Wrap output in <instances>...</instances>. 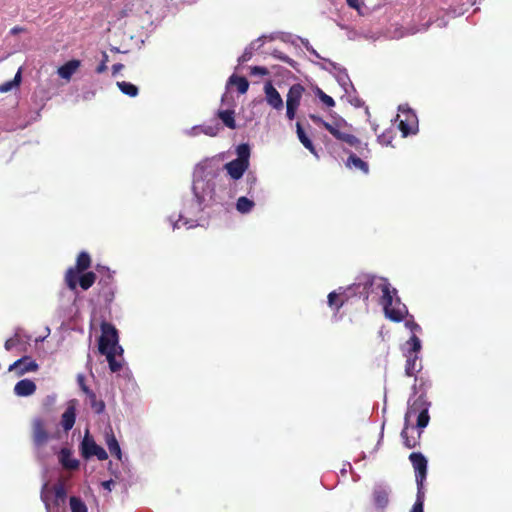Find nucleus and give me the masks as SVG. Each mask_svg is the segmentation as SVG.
Returning a JSON list of instances; mask_svg holds the SVG:
<instances>
[{"mask_svg": "<svg viewBox=\"0 0 512 512\" xmlns=\"http://www.w3.org/2000/svg\"><path fill=\"white\" fill-rule=\"evenodd\" d=\"M102 334L99 338V352L106 356L111 372H118L122 363L116 359L117 354L122 355L123 349L118 344L117 329L110 323L104 322L101 325Z\"/></svg>", "mask_w": 512, "mask_h": 512, "instance_id": "nucleus-1", "label": "nucleus"}, {"mask_svg": "<svg viewBox=\"0 0 512 512\" xmlns=\"http://www.w3.org/2000/svg\"><path fill=\"white\" fill-rule=\"evenodd\" d=\"M378 288L382 292L380 303L385 316L393 322H401L408 314V309L397 296V290L391 287L386 278H379Z\"/></svg>", "mask_w": 512, "mask_h": 512, "instance_id": "nucleus-2", "label": "nucleus"}, {"mask_svg": "<svg viewBox=\"0 0 512 512\" xmlns=\"http://www.w3.org/2000/svg\"><path fill=\"white\" fill-rule=\"evenodd\" d=\"M340 144L354 148L363 158H369L371 151L367 143L351 133V125L343 118L336 119L326 129Z\"/></svg>", "mask_w": 512, "mask_h": 512, "instance_id": "nucleus-3", "label": "nucleus"}, {"mask_svg": "<svg viewBox=\"0 0 512 512\" xmlns=\"http://www.w3.org/2000/svg\"><path fill=\"white\" fill-rule=\"evenodd\" d=\"M429 406L430 404L427 402L426 397L423 394L417 396L413 400L410 399L408 401V408L404 417V425L410 426L411 419L416 417V426L420 429L425 428L430 420L428 412Z\"/></svg>", "mask_w": 512, "mask_h": 512, "instance_id": "nucleus-4", "label": "nucleus"}, {"mask_svg": "<svg viewBox=\"0 0 512 512\" xmlns=\"http://www.w3.org/2000/svg\"><path fill=\"white\" fill-rule=\"evenodd\" d=\"M90 266V255L85 251L80 252L77 256L75 266L69 267L64 276L65 283L71 291H75L77 288L78 275L86 271Z\"/></svg>", "mask_w": 512, "mask_h": 512, "instance_id": "nucleus-5", "label": "nucleus"}, {"mask_svg": "<svg viewBox=\"0 0 512 512\" xmlns=\"http://www.w3.org/2000/svg\"><path fill=\"white\" fill-rule=\"evenodd\" d=\"M97 271L101 274L98 280V296L102 298L105 303H111L115 295L113 273L109 268L100 266H98Z\"/></svg>", "mask_w": 512, "mask_h": 512, "instance_id": "nucleus-6", "label": "nucleus"}, {"mask_svg": "<svg viewBox=\"0 0 512 512\" xmlns=\"http://www.w3.org/2000/svg\"><path fill=\"white\" fill-rule=\"evenodd\" d=\"M54 493V501L53 504L55 506H60L65 503L67 492L63 483L59 482L53 486L52 489H49L48 483H44L41 490V500L45 504V508L47 512H50V494Z\"/></svg>", "mask_w": 512, "mask_h": 512, "instance_id": "nucleus-7", "label": "nucleus"}, {"mask_svg": "<svg viewBox=\"0 0 512 512\" xmlns=\"http://www.w3.org/2000/svg\"><path fill=\"white\" fill-rule=\"evenodd\" d=\"M80 451L82 457L85 459H90L94 456L100 461L108 459V454L105 449L95 442L93 437L89 435L88 431L81 442Z\"/></svg>", "mask_w": 512, "mask_h": 512, "instance_id": "nucleus-8", "label": "nucleus"}, {"mask_svg": "<svg viewBox=\"0 0 512 512\" xmlns=\"http://www.w3.org/2000/svg\"><path fill=\"white\" fill-rule=\"evenodd\" d=\"M379 279L377 280L374 275L362 273L356 277L355 282L348 288L355 294L363 296L364 299H368L372 287L376 284L378 287Z\"/></svg>", "mask_w": 512, "mask_h": 512, "instance_id": "nucleus-9", "label": "nucleus"}, {"mask_svg": "<svg viewBox=\"0 0 512 512\" xmlns=\"http://www.w3.org/2000/svg\"><path fill=\"white\" fill-rule=\"evenodd\" d=\"M305 88L297 83L293 84L286 96V116L289 120H293L296 116V111L300 105Z\"/></svg>", "mask_w": 512, "mask_h": 512, "instance_id": "nucleus-10", "label": "nucleus"}, {"mask_svg": "<svg viewBox=\"0 0 512 512\" xmlns=\"http://www.w3.org/2000/svg\"><path fill=\"white\" fill-rule=\"evenodd\" d=\"M409 460L415 470V478L417 483V491L421 493L424 488V480L427 475V459L420 452H412L409 455Z\"/></svg>", "mask_w": 512, "mask_h": 512, "instance_id": "nucleus-11", "label": "nucleus"}, {"mask_svg": "<svg viewBox=\"0 0 512 512\" xmlns=\"http://www.w3.org/2000/svg\"><path fill=\"white\" fill-rule=\"evenodd\" d=\"M39 369V365L30 356H23L12 363L8 371L14 372L17 377L23 376L28 372H36Z\"/></svg>", "mask_w": 512, "mask_h": 512, "instance_id": "nucleus-12", "label": "nucleus"}, {"mask_svg": "<svg viewBox=\"0 0 512 512\" xmlns=\"http://www.w3.org/2000/svg\"><path fill=\"white\" fill-rule=\"evenodd\" d=\"M50 438L46 429L45 421L42 418H34L32 421V440L36 447L44 446Z\"/></svg>", "mask_w": 512, "mask_h": 512, "instance_id": "nucleus-13", "label": "nucleus"}, {"mask_svg": "<svg viewBox=\"0 0 512 512\" xmlns=\"http://www.w3.org/2000/svg\"><path fill=\"white\" fill-rule=\"evenodd\" d=\"M264 92L267 103L276 110L283 109V100L279 92L273 86L271 81H268L264 85Z\"/></svg>", "mask_w": 512, "mask_h": 512, "instance_id": "nucleus-14", "label": "nucleus"}, {"mask_svg": "<svg viewBox=\"0 0 512 512\" xmlns=\"http://www.w3.org/2000/svg\"><path fill=\"white\" fill-rule=\"evenodd\" d=\"M401 437L403 439L404 446L412 449L419 445L421 431H417L413 425H404V428L401 432Z\"/></svg>", "mask_w": 512, "mask_h": 512, "instance_id": "nucleus-15", "label": "nucleus"}, {"mask_svg": "<svg viewBox=\"0 0 512 512\" xmlns=\"http://www.w3.org/2000/svg\"><path fill=\"white\" fill-rule=\"evenodd\" d=\"M224 168L227 171L228 175L233 180H238L243 176V174L249 168V163H245L241 160L234 159V160L226 163L224 165Z\"/></svg>", "mask_w": 512, "mask_h": 512, "instance_id": "nucleus-16", "label": "nucleus"}, {"mask_svg": "<svg viewBox=\"0 0 512 512\" xmlns=\"http://www.w3.org/2000/svg\"><path fill=\"white\" fill-rule=\"evenodd\" d=\"M36 384L30 379H22L14 386V394L19 397H28L36 392Z\"/></svg>", "mask_w": 512, "mask_h": 512, "instance_id": "nucleus-17", "label": "nucleus"}, {"mask_svg": "<svg viewBox=\"0 0 512 512\" xmlns=\"http://www.w3.org/2000/svg\"><path fill=\"white\" fill-rule=\"evenodd\" d=\"M105 444L111 453V455L115 456L118 460L121 461L122 459V451L120 448V445L118 443V440L116 439V436L110 427L108 430L105 431Z\"/></svg>", "mask_w": 512, "mask_h": 512, "instance_id": "nucleus-18", "label": "nucleus"}, {"mask_svg": "<svg viewBox=\"0 0 512 512\" xmlns=\"http://www.w3.org/2000/svg\"><path fill=\"white\" fill-rule=\"evenodd\" d=\"M76 420V408L73 402H70L61 417V426L64 431H69L73 428Z\"/></svg>", "mask_w": 512, "mask_h": 512, "instance_id": "nucleus-19", "label": "nucleus"}, {"mask_svg": "<svg viewBox=\"0 0 512 512\" xmlns=\"http://www.w3.org/2000/svg\"><path fill=\"white\" fill-rule=\"evenodd\" d=\"M345 165L349 169H356L361 171L363 174L369 173V165L366 161H364L362 158L357 156L355 153H350Z\"/></svg>", "mask_w": 512, "mask_h": 512, "instance_id": "nucleus-20", "label": "nucleus"}, {"mask_svg": "<svg viewBox=\"0 0 512 512\" xmlns=\"http://www.w3.org/2000/svg\"><path fill=\"white\" fill-rule=\"evenodd\" d=\"M80 65V60L72 59L58 68V75L65 80H70Z\"/></svg>", "mask_w": 512, "mask_h": 512, "instance_id": "nucleus-21", "label": "nucleus"}, {"mask_svg": "<svg viewBox=\"0 0 512 512\" xmlns=\"http://www.w3.org/2000/svg\"><path fill=\"white\" fill-rule=\"evenodd\" d=\"M59 461L65 469L76 470L79 467V461L72 458V453L67 448H62L59 454Z\"/></svg>", "mask_w": 512, "mask_h": 512, "instance_id": "nucleus-22", "label": "nucleus"}, {"mask_svg": "<svg viewBox=\"0 0 512 512\" xmlns=\"http://www.w3.org/2000/svg\"><path fill=\"white\" fill-rule=\"evenodd\" d=\"M399 128L403 133V136L414 134L417 131V119L414 114H408L406 120H401Z\"/></svg>", "mask_w": 512, "mask_h": 512, "instance_id": "nucleus-23", "label": "nucleus"}, {"mask_svg": "<svg viewBox=\"0 0 512 512\" xmlns=\"http://www.w3.org/2000/svg\"><path fill=\"white\" fill-rule=\"evenodd\" d=\"M296 133L299 141L302 143V145L313 155H317L315 146L311 139L307 136L304 128L302 127L300 122L296 123Z\"/></svg>", "mask_w": 512, "mask_h": 512, "instance_id": "nucleus-24", "label": "nucleus"}, {"mask_svg": "<svg viewBox=\"0 0 512 512\" xmlns=\"http://www.w3.org/2000/svg\"><path fill=\"white\" fill-rule=\"evenodd\" d=\"M373 500L377 508L385 509L389 504V492L384 488L375 489Z\"/></svg>", "mask_w": 512, "mask_h": 512, "instance_id": "nucleus-25", "label": "nucleus"}, {"mask_svg": "<svg viewBox=\"0 0 512 512\" xmlns=\"http://www.w3.org/2000/svg\"><path fill=\"white\" fill-rule=\"evenodd\" d=\"M97 276L94 272H85L78 275L77 286L79 285L83 290H88L96 282Z\"/></svg>", "mask_w": 512, "mask_h": 512, "instance_id": "nucleus-26", "label": "nucleus"}, {"mask_svg": "<svg viewBox=\"0 0 512 512\" xmlns=\"http://www.w3.org/2000/svg\"><path fill=\"white\" fill-rule=\"evenodd\" d=\"M217 116L226 127L230 129L236 128L235 112L233 110H219Z\"/></svg>", "mask_w": 512, "mask_h": 512, "instance_id": "nucleus-27", "label": "nucleus"}, {"mask_svg": "<svg viewBox=\"0 0 512 512\" xmlns=\"http://www.w3.org/2000/svg\"><path fill=\"white\" fill-rule=\"evenodd\" d=\"M406 357V364H405V373L407 376H414L417 371H419V368H417V355H412V353L404 354Z\"/></svg>", "mask_w": 512, "mask_h": 512, "instance_id": "nucleus-28", "label": "nucleus"}, {"mask_svg": "<svg viewBox=\"0 0 512 512\" xmlns=\"http://www.w3.org/2000/svg\"><path fill=\"white\" fill-rule=\"evenodd\" d=\"M421 347L420 339L415 334H413L405 343L404 354L412 353V355H417V353L421 350Z\"/></svg>", "mask_w": 512, "mask_h": 512, "instance_id": "nucleus-29", "label": "nucleus"}, {"mask_svg": "<svg viewBox=\"0 0 512 512\" xmlns=\"http://www.w3.org/2000/svg\"><path fill=\"white\" fill-rule=\"evenodd\" d=\"M328 305L330 308L334 309L335 310V313H337L340 308L344 305L345 303V298L341 297L340 294L336 293L335 291L333 292H330L328 294Z\"/></svg>", "mask_w": 512, "mask_h": 512, "instance_id": "nucleus-30", "label": "nucleus"}, {"mask_svg": "<svg viewBox=\"0 0 512 512\" xmlns=\"http://www.w3.org/2000/svg\"><path fill=\"white\" fill-rule=\"evenodd\" d=\"M229 83L232 85H235L238 92L241 94H244L247 92L249 88V82L245 77L232 75L229 78Z\"/></svg>", "mask_w": 512, "mask_h": 512, "instance_id": "nucleus-31", "label": "nucleus"}, {"mask_svg": "<svg viewBox=\"0 0 512 512\" xmlns=\"http://www.w3.org/2000/svg\"><path fill=\"white\" fill-rule=\"evenodd\" d=\"M86 396L89 399V404H90L92 410L96 414H101L102 412H104V410H105V403H104V401L97 399V396H96V394L93 391L89 392V394L86 395Z\"/></svg>", "mask_w": 512, "mask_h": 512, "instance_id": "nucleus-32", "label": "nucleus"}, {"mask_svg": "<svg viewBox=\"0 0 512 512\" xmlns=\"http://www.w3.org/2000/svg\"><path fill=\"white\" fill-rule=\"evenodd\" d=\"M254 206H255V203L245 196L239 197L236 202V209L238 212H240L242 214L249 213L253 209Z\"/></svg>", "mask_w": 512, "mask_h": 512, "instance_id": "nucleus-33", "label": "nucleus"}, {"mask_svg": "<svg viewBox=\"0 0 512 512\" xmlns=\"http://www.w3.org/2000/svg\"><path fill=\"white\" fill-rule=\"evenodd\" d=\"M117 86L120 89V91L125 95H128L130 97H136L138 95V87L130 82H117Z\"/></svg>", "mask_w": 512, "mask_h": 512, "instance_id": "nucleus-34", "label": "nucleus"}, {"mask_svg": "<svg viewBox=\"0 0 512 512\" xmlns=\"http://www.w3.org/2000/svg\"><path fill=\"white\" fill-rule=\"evenodd\" d=\"M69 504L71 512H87L86 504L81 498L77 496H71L69 499Z\"/></svg>", "mask_w": 512, "mask_h": 512, "instance_id": "nucleus-35", "label": "nucleus"}, {"mask_svg": "<svg viewBox=\"0 0 512 512\" xmlns=\"http://www.w3.org/2000/svg\"><path fill=\"white\" fill-rule=\"evenodd\" d=\"M236 153H237L236 159L241 160L245 163H249L250 147L248 144L242 143V144L238 145V147L236 149Z\"/></svg>", "mask_w": 512, "mask_h": 512, "instance_id": "nucleus-36", "label": "nucleus"}, {"mask_svg": "<svg viewBox=\"0 0 512 512\" xmlns=\"http://www.w3.org/2000/svg\"><path fill=\"white\" fill-rule=\"evenodd\" d=\"M20 81H21V71H18L13 80L0 85V92L3 93V92L10 91L14 86H18L20 84Z\"/></svg>", "mask_w": 512, "mask_h": 512, "instance_id": "nucleus-37", "label": "nucleus"}, {"mask_svg": "<svg viewBox=\"0 0 512 512\" xmlns=\"http://www.w3.org/2000/svg\"><path fill=\"white\" fill-rule=\"evenodd\" d=\"M411 512H424V491H417V499L412 506Z\"/></svg>", "mask_w": 512, "mask_h": 512, "instance_id": "nucleus-38", "label": "nucleus"}, {"mask_svg": "<svg viewBox=\"0 0 512 512\" xmlns=\"http://www.w3.org/2000/svg\"><path fill=\"white\" fill-rule=\"evenodd\" d=\"M316 94L327 107L335 106L334 99L331 96L327 95L325 92H323L320 88H317Z\"/></svg>", "mask_w": 512, "mask_h": 512, "instance_id": "nucleus-39", "label": "nucleus"}, {"mask_svg": "<svg viewBox=\"0 0 512 512\" xmlns=\"http://www.w3.org/2000/svg\"><path fill=\"white\" fill-rule=\"evenodd\" d=\"M219 129V124L202 126V132L211 137L216 136L219 132Z\"/></svg>", "mask_w": 512, "mask_h": 512, "instance_id": "nucleus-40", "label": "nucleus"}, {"mask_svg": "<svg viewBox=\"0 0 512 512\" xmlns=\"http://www.w3.org/2000/svg\"><path fill=\"white\" fill-rule=\"evenodd\" d=\"M309 118L317 125L322 126L323 128L327 129V125H330L331 122L325 121L320 116H317L315 114H310Z\"/></svg>", "mask_w": 512, "mask_h": 512, "instance_id": "nucleus-41", "label": "nucleus"}, {"mask_svg": "<svg viewBox=\"0 0 512 512\" xmlns=\"http://www.w3.org/2000/svg\"><path fill=\"white\" fill-rule=\"evenodd\" d=\"M392 134L391 132H387V133H383L381 135L378 136V141L379 143H381L382 145H390L391 142H392Z\"/></svg>", "mask_w": 512, "mask_h": 512, "instance_id": "nucleus-42", "label": "nucleus"}, {"mask_svg": "<svg viewBox=\"0 0 512 512\" xmlns=\"http://www.w3.org/2000/svg\"><path fill=\"white\" fill-rule=\"evenodd\" d=\"M78 383L80 389L85 393V395H88L89 392H92V390L85 384V377L82 374L78 375Z\"/></svg>", "mask_w": 512, "mask_h": 512, "instance_id": "nucleus-43", "label": "nucleus"}, {"mask_svg": "<svg viewBox=\"0 0 512 512\" xmlns=\"http://www.w3.org/2000/svg\"><path fill=\"white\" fill-rule=\"evenodd\" d=\"M133 14V7L129 6V4H126L123 9H121L118 13V18H125Z\"/></svg>", "mask_w": 512, "mask_h": 512, "instance_id": "nucleus-44", "label": "nucleus"}, {"mask_svg": "<svg viewBox=\"0 0 512 512\" xmlns=\"http://www.w3.org/2000/svg\"><path fill=\"white\" fill-rule=\"evenodd\" d=\"M268 73H269V71L265 67L254 66L251 68V74H253V75L264 76V75H267Z\"/></svg>", "mask_w": 512, "mask_h": 512, "instance_id": "nucleus-45", "label": "nucleus"}, {"mask_svg": "<svg viewBox=\"0 0 512 512\" xmlns=\"http://www.w3.org/2000/svg\"><path fill=\"white\" fill-rule=\"evenodd\" d=\"M251 58H252V51L245 49L243 54L239 57L238 62L245 63V62L249 61Z\"/></svg>", "mask_w": 512, "mask_h": 512, "instance_id": "nucleus-46", "label": "nucleus"}, {"mask_svg": "<svg viewBox=\"0 0 512 512\" xmlns=\"http://www.w3.org/2000/svg\"><path fill=\"white\" fill-rule=\"evenodd\" d=\"M16 345V340L13 338L7 339L5 341L4 347L7 351H10Z\"/></svg>", "mask_w": 512, "mask_h": 512, "instance_id": "nucleus-47", "label": "nucleus"}, {"mask_svg": "<svg viewBox=\"0 0 512 512\" xmlns=\"http://www.w3.org/2000/svg\"><path fill=\"white\" fill-rule=\"evenodd\" d=\"M114 485L115 482L112 479L102 482V487L107 491H111Z\"/></svg>", "mask_w": 512, "mask_h": 512, "instance_id": "nucleus-48", "label": "nucleus"}, {"mask_svg": "<svg viewBox=\"0 0 512 512\" xmlns=\"http://www.w3.org/2000/svg\"><path fill=\"white\" fill-rule=\"evenodd\" d=\"M277 53H278V51H275V53H274L275 57L279 58L280 60H282L284 62H287V63L290 62V58L289 57H287L285 55H282L281 53H279V54H277Z\"/></svg>", "mask_w": 512, "mask_h": 512, "instance_id": "nucleus-49", "label": "nucleus"}, {"mask_svg": "<svg viewBox=\"0 0 512 512\" xmlns=\"http://www.w3.org/2000/svg\"><path fill=\"white\" fill-rule=\"evenodd\" d=\"M124 68V65L121 64V63H117V64H114L112 66V71H113V74H116L118 73L120 70H122Z\"/></svg>", "mask_w": 512, "mask_h": 512, "instance_id": "nucleus-50", "label": "nucleus"}, {"mask_svg": "<svg viewBox=\"0 0 512 512\" xmlns=\"http://www.w3.org/2000/svg\"><path fill=\"white\" fill-rule=\"evenodd\" d=\"M106 69H107V66L105 64V61H102V63L100 65H98V67L96 68V72L103 73L104 71H106Z\"/></svg>", "mask_w": 512, "mask_h": 512, "instance_id": "nucleus-51", "label": "nucleus"}, {"mask_svg": "<svg viewBox=\"0 0 512 512\" xmlns=\"http://www.w3.org/2000/svg\"><path fill=\"white\" fill-rule=\"evenodd\" d=\"M406 326L409 327L412 330H420V326L415 322H407Z\"/></svg>", "mask_w": 512, "mask_h": 512, "instance_id": "nucleus-52", "label": "nucleus"}, {"mask_svg": "<svg viewBox=\"0 0 512 512\" xmlns=\"http://www.w3.org/2000/svg\"><path fill=\"white\" fill-rule=\"evenodd\" d=\"M247 181H248L251 185H253V184H255V182H256V177H255L254 175L248 174V175H247Z\"/></svg>", "mask_w": 512, "mask_h": 512, "instance_id": "nucleus-53", "label": "nucleus"}, {"mask_svg": "<svg viewBox=\"0 0 512 512\" xmlns=\"http://www.w3.org/2000/svg\"><path fill=\"white\" fill-rule=\"evenodd\" d=\"M356 1H357V0H348V3H349V5H350L351 7H356V4H355V2H356Z\"/></svg>", "mask_w": 512, "mask_h": 512, "instance_id": "nucleus-54", "label": "nucleus"}, {"mask_svg": "<svg viewBox=\"0 0 512 512\" xmlns=\"http://www.w3.org/2000/svg\"><path fill=\"white\" fill-rule=\"evenodd\" d=\"M103 61H105V63L108 61V55L106 53H103Z\"/></svg>", "mask_w": 512, "mask_h": 512, "instance_id": "nucleus-55", "label": "nucleus"}, {"mask_svg": "<svg viewBox=\"0 0 512 512\" xmlns=\"http://www.w3.org/2000/svg\"><path fill=\"white\" fill-rule=\"evenodd\" d=\"M47 400L50 402V403H53L54 402V398H51V397H48Z\"/></svg>", "mask_w": 512, "mask_h": 512, "instance_id": "nucleus-56", "label": "nucleus"}, {"mask_svg": "<svg viewBox=\"0 0 512 512\" xmlns=\"http://www.w3.org/2000/svg\"><path fill=\"white\" fill-rule=\"evenodd\" d=\"M12 32H18V29L17 28H13Z\"/></svg>", "mask_w": 512, "mask_h": 512, "instance_id": "nucleus-57", "label": "nucleus"}]
</instances>
